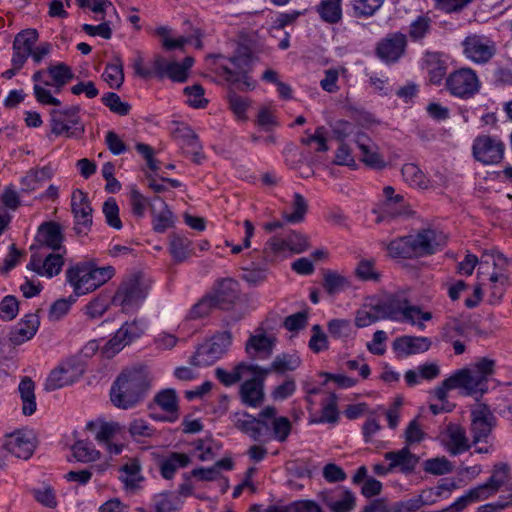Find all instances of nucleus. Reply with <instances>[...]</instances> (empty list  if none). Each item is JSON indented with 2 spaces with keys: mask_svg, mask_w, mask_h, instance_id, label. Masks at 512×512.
Listing matches in <instances>:
<instances>
[{
  "mask_svg": "<svg viewBox=\"0 0 512 512\" xmlns=\"http://www.w3.org/2000/svg\"><path fill=\"white\" fill-rule=\"evenodd\" d=\"M152 377L144 366L123 370L113 382L110 400L120 409H131L144 400L151 388Z\"/></svg>",
  "mask_w": 512,
  "mask_h": 512,
  "instance_id": "1",
  "label": "nucleus"
},
{
  "mask_svg": "<svg viewBox=\"0 0 512 512\" xmlns=\"http://www.w3.org/2000/svg\"><path fill=\"white\" fill-rule=\"evenodd\" d=\"M494 371L495 361L483 357L468 367L456 370L452 376L462 395L474 396L478 400L487 393L488 381Z\"/></svg>",
  "mask_w": 512,
  "mask_h": 512,
  "instance_id": "2",
  "label": "nucleus"
},
{
  "mask_svg": "<svg viewBox=\"0 0 512 512\" xmlns=\"http://www.w3.org/2000/svg\"><path fill=\"white\" fill-rule=\"evenodd\" d=\"M436 232L431 229L422 230L417 235H408L392 240L387 246L393 258H412L430 255L436 251Z\"/></svg>",
  "mask_w": 512,
  "mask_h": 512,
  "instance_id": "3",
  "label": "nucleus"
},
{
  "mask_svg": "<svg viewBox=\"0 0 512 512\" xmlns=\"http://www.w3.org/2000/svg\"><path fill=\"white\" fill-rule=\"evenodd\" d=\"M151 283L141 273H133L126 277L118 287L113 304L129 312L139 308L146 299Z\"/></svg>",
  "mask_w": 512,
  "mask_h": 512,
  "instance_id": "4",
  "label": "nucleus"
},
{
  "mask_svg": "<svg viewBox=\"0 0 512 512\" xmlns=\"http://www.w3.org/2000/svg\"><path fill=\"white\" fill-rule=\"evenodd\" d=\"M231 343L232 335L229 331L215 334L197 348L191 357V364L194 366L212 365L228 351Z\"/></svg>",
  "mask_w": 512,
  "mask_h": 512,
  "instance_id": "5",
  "label": "nucleus"
},
{
  "mask_svg": "<svg viewBox=\"0 0 512 512\" xmlns=\"http://www.w3.org/2000/svg\"><path fill=\"white\" fill-rule=\"evenodd\" d=\"M231 421L239 431L255 442L266 444L272 440L270 424L261 418L247 412H236L231 415Z\"/></svg>",
  "mask_w": 512,
  "mask_h": 512,
  "instance_id": "6",
  "label": "nucleus"
},
{
  "mask_svg": "<svg viewBox=\"0 0 512 512\" xmlns=\"http://www.w3.org/2000/svg\"><path fill=\"white\" fill-rule=\"evenodd\" d=\"M446 88L455 97L469 99L479 91L480 82L474 70L461 68L447 76Z\"/></svg>",
  "mask_w": 512,
  "mask_h": 512,
  "instance_id": "7",
  "label": "nucleus"
},
{
  "mask_svg": "<svg viewBox=\"0 0 512 512\" xmlns=\"http://www.w3.org/2000/svg\"><path fill=\"white\" fill-rule=\"evenodd\" d=\"M63 241L61 226L52 221L44 222L39 226L35 242L30 246V250L32 253H44L47 250L66 252Z\"/></svg>",
  "mask_w": 512,
  "mask_h": 512,
  "instance_id": "8",
  "label": "nucleus"
},
{
  "mask_svg": "<svg viewBox=\"0 0 512 512\" xmlns=\"http://www.w3.org/2000/svg\"><path fill=\"white\" fill-rule=\"evenodd\" d=\"M470 433L473 444L487 442L493 428L496 426V417L486 404H477L471 409Z\"/></svg>",
  "mask_w": 512,
  "mask_h": 512,
  "instance_id": "9",
  "label": "nucleus"
},
{
  "mask_svg": "<svg viewBox=\"0 0 512 512\" xmlns=\"http://www.w3.org/2000/svg\"><path fill=\"white\" fill-rule=\"evenodd\" d=\"M509 479V467L507 464L500 463L494 466L489 479L469 491H467L466 498L470 503L482 501L495 495L500 488L506 484Z\"/></svg>",
  "mask_w": 512,
  "mask_h": 512,
  "instance_id": "10",
  "label": "nucleus"
},
{
  "mask_svg": "<svg viewBox=\"0 0 512 512\" xmlns=\"http://www.w3.org/2000/svg\"><path fill=\"white\" fill-rule=\"evenodd\" d=\"M474 158L484 165H495L502 161L505 152L504 143L490 135L477 136L472 145Z\"/></svg>",
  "mask_w": 512,
  "mask_h": 512,
  "instance_id": "11",
  "label": "nucleus"
},
{
  "mask_svg": "<svg viewBox=\"0 0 512 512\" xmlns=\"http://www.w3.org/2000/svg\"><path fill=\"white\" fill-rule=\"evenodd\" d=\"M147 323L142 319H134L125 322L106 343L105 352L114 355L120 352L126 345L139 339L146 331Z\"/></svg>",
  "mask_w": 512,
  "mask_h": 512,
  "instance_id": "12",
  "label": "nucleus"
},
{
  "mask_svg": "<svg viewBox=\"0 0 512 512\" xmlns=\"http://www.w3.org/2000/svg\"><path fill=\"white\" fill-rule=\"evenodd\" d=\"M65 254L66 252L62 251L32 253L27 269L40 276L52 278L62 271Z\"/></svg>",
  "mask_w": 512,
  "mask_h": 512,
  "instance_id": "13",
  "label": "nucleus"
},
{
  "mask_svg": "<svg viewBox=\"0 0 512 512\" xmlns=\"http://www.w3.org/2000/svg\"><path fill=\"white\" fill-rule=\"evenodd\" d=\"M71 209L74 215V230L78 235H87L92 227V212L86 193L75 189L71 196Z\"/></svg>",
  "mask_w": 512,
  "mask_h": 512,
  "instance_id": "14",
  "label": "nucleus"
},
{
  "mask_svg": "<svg viewBox=\"0 0 512 512\" xmlns=\"http://www.w3.org/2000/svg\"><path fill=\"white\" fill-rule=\"evenodd\" d=\"M407 37L401 32L388 34L376 46V56L386 64H394L405 54Z\"/></svg>",
  "mask_w": 512,
  "mask_h": 512,
  "instance_id": "15",
  "label": "nucleus"
},
{
  "mask_svg": "<svg viewBox=\"0 0 512 512\" xmlns=\"http://www.w3.org/2000/svg\"><path fill=\"white\" fill-rule=\"evenodd\" d=\"M464 54L475 63H486L495 54V44L483 35H470L463 41Z\"/></svg>",
  "mask_w": 512,
  "mask_h": 512,
  "instance_id": "16",
  "label": "nucleus"
},
{
  "mask_svg": "<svg viewBox=\"0 0 512 512\" xmlns=\"http://www.w3.org/2000/svg\"><path fill=\"white\" fill-rule=\"evenodd\" d=\"M492 260L494 270L488 275V281L491 283V303L498 302L505 291V285L508 283V274L506 273L509 265L508 260L503 254L499 252L492 253L486 256Z\"/></svg>",
  "mask_w": 512,
  "mask_h": 512,
  "instance_id": "17",
  "label": "nucleus"
},
{
  "mask_svg": "<svg viewBox=\"0 0 512 512\" xmlns=\"http://www.w3.org/2000/svg\"><path fill=\"white\" fill-rule=\"evenodd\" d=\"M440 437L446 451L453 456L462 454L471 448L466 430L459 424L449 423Z\"/></svg>",
  "mask_w": 512,
  "mask_h": 512,
  "instance_id": "18",
  "label": "nucleus"
},
{
  "mask_svg": "<svg viewBox=\"0 0 512 512\" xmlns=\"http://www.w3.org/2000/svg\"><path fill=\"white\" fill-rule=\"evenodd\" d=\"M79 107L71 106L64 109H52L51 116V132L57 136L59 135H73L70 132L73 128L76 130L79 124Z\"/></svg>",
  "mask_w": 512,
  "mask_h": 512,
  "instance_id": "19",
  "label": "nucleus"
},
{
  "mask_svg": "<svg viewBox=\"0 0 512 512\" xmlns=\"http://www.w3.org/2000/svg\"><path fill=\"white\" fill-rule=\"evenodd\" d=\"M5 449L17 458L28 459L34 452V436L31 431H16L6 437Z\"/></svg>",
  "mask_w": 512,
  "mask_h": 512,
  "instance_id": "20",
  "label": "nucleus"
},
{
  "mask_svg": "<svg viewBox=\"0 0 512 512\" xmlns=\"http://www.w3.org/2000/svg\"><path fill=\"white\" fill-rule=\"evenodd\" d=\"M174 136L179 140L183 152L190 156L195 164H201L203 162L205 156L202 152V145L198 136L189 126L184 124L179 126L175 130Z\"/></svg>",
  "mask_w": 512,
  "mask_h": 512,
  "instance_id": "21",
  "label": "nucleus"
},
{
  "mask_svg": "<svg viewBox=\"0 0 512 512\" xmlns=\"http://www.w3.org/2000/svg\"><path fill=\"white\" fill-rule=\"evenodd\" d=\"M66 281L73 287L76 296L93 291L90 264L78 263L66 270Z\"/></svg>",
  "mask_w": 512,
  "mask_h": 512,
  "instance_id": "22",
  "label": "nucleus"
},
{
  "mask_svg": "<svg viewBox=\"0 0 512 512\" xmlns=\"http://www.w3.org/2000/svg\"><path fill=\"white\" fill-rule=\"evenodd\" d=\"M432 345L430 338L424 336L404 335L397 337L392 344L399 357H407L428 351Z\"/></svg>",
  "mask_w": 512,
  "mask_h": 512,
  "instance_id": "23",
  "label": "nucleus"
},
{
  "mask_svg": "<svg viewBox=\"0 0 512 512\" xmlns=\"http://www.w3.org/2000/svg\"><path fill=\"white\" fill-rule=\"evenodd\" d=\"M274 336L267 335L260 331L251 335L246 342L245 350L251 359L266 360L271 357L275 347Z\"/></svg>",
  "mask_w": 512,
  "mask_h": 512,
  "instance_id": "24",
  "label": "nucleus"
},
{
  "mask_svg": "<svg viewBox=\"0 0 512 512\" xmlns=\"http://www.w3.org/2000/svg\"><path fill=\"white\" fill-rule=\"evenodd\" d=\"M119 480L123 483L125 491L135 493L141 488L144 481L142 465L138 458H130L119 469Z\"/></svg>",
  "mask_w": 512,
  "mask_h": 512,
  "instance_id": "25",
  "label": "nucleus"
},
{
  "mask_svg": "<svg viewBox=\"0 0 512 512\" xmlns=\"http://www.w3.org/2000/svg\"><path fill=\"white\" fill-rule=\"evenodd\" d=\"M45 77L46 72L44 70H38L32 76L35 83L33 87L35 98L40 104L59 106L61 104L60 100L55 98L47 87H53L55 93H60L64 86L50 83Z\"/></svg>",
  "mask_w": 512,
  "mask_h": 512,
  "instance_id": "26",
  "label": "nucleus"
},
{
  "mask_svg": "<svg viewBox=\"0 0 512 512\" xmlns=\"http://www.w3.org/2000/svg\"><path fill=\"white\" fill-rule=\"evenodd\" d=\"M218 307L228 308L239 296V284L231 278L220 280L215 286L213 294H210Z\"/></svg>",
  "mask_w": 512,
  "mask_h": 512,
  "instance_id": "27",
  "label": "nucleus"
},
{
  "mask_svg": "<svg viewBox=\"0 0 512 512\" xmlns=\"http://www.w3.org/2000/svg\"><path fill=\"white\" fill-rule=\"evenodd\" d=\"M384 458L389 461L392 470L399 469L402 473H410L416 468L419 458L411 453L409 447L404 446L397 451L387 452Z\"/></svg>",
  "mask_w": 512,
  "mask_h": 512,
  "instance_id": "28",
  "label": "nucleus"
},
{
  "mask_svg": "<svg viewBox=\"0 0 512 512\" xmlns=\"http://www.w3.org/2000/svg\"><path fill=\"white\" fill-rule=\"evenodd\" d=\"M39 327V319L36 314H27L11 331L9 339L14 345H20L30 340Z\"/></svg>",
  "mask_w": 512,
  "mask_h": 512,
  "instance_id": "29",
  "label": "nucleus"
},
{
  "mask_svg": "<svg viewBox=\"0 0 512 512\" xmlns=\"http://www.w3.org/2000/svg\"><path fill=\"white\" fill-rule=\"evenodd\" d=\"M154 67L156 68V77L163 79L169 78L174 82L183 83L187 80V73L180 66V62L167 61L161 56L154 59Z\"/></svg>",
  "mask_w": 512,
  "mask_h": 512,
  "instance_id": "30",
  "label": "nucleus"
},
{
  "mask_svg": "<svg viewBox=\"0 0 512 512\" xmlns=\"http://www.w3.org/2000/svg\"><path fill=\"white\" fill-rule=\"evenodd\" d=\"M77 379L76 371L72 366H60L49 374L45 381V390L54 391L74 383Z\"/></svg>",
  "mask_w": 512,
  "mask_h": 512,
  "instance_id": "31",
  "label": "nucleus"
},
{
  "mask_svg": "<svg viewBox=\"0 0 512 512\" xmlns=\"http://www.w3.org/2000/svg\"><path fill=\"white\" fill-rule=\"evenodd\" d=\"M357 146L361 152L362 161L373 168H383L385 162L378 153L377 148L365 135H359L356 139Z\"/></svg>",
  "mask_w": 512,
  "mask_h": 512,
  "instance_id": "32",
  "label": "nucleus"
},
{
  "mask_svg": "<svg viewBox=\"0 0 512 512\" xmlns=\"http://www.w3.org/2000/svg\"><path fill=\"white\" fill-rule=\"evenodd\" d=\"M158 201L160 203V209L157 211L155 204H150V211L152 215L153 229L156 232L163 233L168 228L173 226V213L168 208V205L161 200L159 197H155L153 202Z\"/></svg>",
  "mask_w": 512,
  "mask_h": 512,
  "instance_id": "33",
  "label": "nucleus"
},
{
  "mask_svg": "<svg viewBox=\"0 0 512 512\" xmlns=\"http://www.w3.org/2000/svg\"><path fill=\"white\" fill-rule=\"evenodd\" d=\"M263 383L257 379H249L240 386L242 402L251 407H257L264 398Z\"/></svg>",
  "mask_w": 512,
  "mask_h": 512,
  "instance_id": "34",
  "label": "nucleus"
},
{
  "mask_svg": "<svg viewBox=\"0 0 512 512\" xmlns=\"http://www.w3.org/2000/svg\"><path fill=\"white\" fill-rule=\"evenodd\" d=\"M316 11L323 22L337 24L342 20V0H321Z\"/></svg>",
  "mask_w": 512,
  "mask_h": 512,
  "instance_id": "35",
  "label": "nucleus"
},
{
  "mask_svg": "<svg viewBox=\"0 0 512 512\" xmlns=\"http://www.w3.org/2000/svg\"><path fill=\"white\" fill-rule=\"evenodd\" d=\"M18 391L22 400V412L26 416L32 415L37 408L35 398V384L29 377H24L19 386Z\"/></svg>",
  "mask_w": 512,
  "mask_h": 512,
  "instance_id": "36",
  "label": "nucleus"
},
{
  "mask_svg": "<svg viewBox=\"0 0 512 512\" xmlns=\"http://www.w3.org/2000/svg\"><path fill=\"white\" fill-rule=\"evenodd\" d=\"M429 79L432 84L439 85L446 75V63L441 60L439 53L428 52L425 55Z\"/></svg>",
  "mask_w": 512,
  "mask_h": 512,
  "instance_id": "37",
  "label": "nucleus"
},
{
  "mask_svg": "<svg viewBox=\"0 0 512 512\" xmlns=\"http://www.w3.org/2000/svg\"><path fill=\"white\" fill-rule=\"evenodd\" d=\"M190 463V457L184 453L173 452L161 462L160 471L164 479L173 478L178 468H184Z\"/></svg>",
  "mask_w": 512,
  "mask_h": 512,
  "instance_id": "38",
  "label": "nucleus"
},
{
  "mask_svg": "<svg viewBox=\"0 0 512 512\" xmlns=\"http://www.w3.org/2000/svg\"><path fill=\"white\" fill-rule=\"evenodd\" d=\"M153 512H174L180 509L182 501L173 492H161L153 496Z\"/></svg>",
  "mask_w": 512,
  "mask_h": 512,
  "instance_id": "39",
  "label": "nucleus"
},
{
  "mask_svg": "<svg viewBox=\"0 0 512 512\" xmlns=\"http://www.w3.org/2000/svg\"><path fill=\"white\" fill-rule=\"evenodd\" d=\"M102 77L113 89H118L122 86L124 82L123 63L118 56H115L112 62L106 65Z\"/></svg>",
  "mask_w": 512,
  "mask_h": 512,
  "instance_id": "40",
  "label": "nucleus"
},
{
  "mask_svg": "<svg viewBox=\"0 0 512 512\" xmlns=\"http://www.w3.org/2000/svg\"><path fill=\"white\" fill-rule=\"evenodd\" d=\"M169 251L175 262H183L192 255L191 241L186 237L174 235L170 239Z\"/></svg>",
  "mask_w": 512,
  "mask_h": 512,
  "instance_id": "41",
  "label": "nucleus"
},
{
  "mask_svg": "<svg viewBox=\"0 0 512 512\" xmlns=\"http://www.w3.org/2000/svg\"><path fill=\"white\" fill-rule=\"evenodd\" d=\"M52 176L53 170L49 166L34 168L22 178V184L29 190H36L44 182L51 179Z\"/></svg>",
  "mask_w": 512,
  "mask_h": 512,
  "instance_id": "42",
  "label": "nucleus"
},
{
  "mask_svg": "<svg viewBox=\"0 0 512 512\" xmlns=\"http://www.w3.org/2000/svg\"><path fill=\"white\" fill-rule=\"evenodd\" d=\"M154 403L169 415H178V397L174 389L159 391L154 397Z\"/></svg>",
  "mask_w": 512,
  "mask_h": 512,
  "instance_id": "43",
  "label": "nucleus"
},
{
  "mask_svg": "<svg viewBox=\"0 0 512 512\" xmlns=\"http://www.w3.org/2000/svg\"><path fill=\"white\" fill-rule=\"evenodd\" d=\"M339 419V412L337 409V396L335 394H330L328 399L322 405L321 415L318 418H312L310 423L312 424H320V423H331L335 424Z\"/></svg>",
  "mask_w": 512,
  "mask_h": 512,
  "instance_id": "44",
  "label": "nucleus"
},
{
  "mask_svg": "<svg viewBox=\"0 0 512 512\" xmlns=\"http://www.w3.org/2000/svg\"><path fill=\"white\" fill-rule=\"evenodd\" d=\"M403 179L411 186L425 189L428 187L429 181L423 171L414 163L404 164L402 167Z\"/></svg>",
  "mask_w": 512,
  "mask_h": 512,
  "instance_id": "45",
  "label": "nucleus"
},
{
  "mask_svg": "<svg viewBox=\"0 0 512 512\" xmlns=\"http://www.w3.org/2000/svg\"><path fill=\"white\" fill-rule=\"evenodd\" d=\"M301 363L302 361L297 354L282 353L277 355L273 360L274 372L278 374L292 372L298 369Z\"/></svg>",
  "mask_w": 512,
  "mask_h": 512,
  "instance_id": "46",
  "label": "nucleus"
},
{
  "mask_svg": "<svg viewBox=\"0 0 512 512\" xmlns=\"http://www.w3.org/2000/svg\"><path fill=\"white\" fill-rule=\"evenodd\" d=\"M349 280L335 271L324 273L323 287L329 295H335L349 287Z\"/></svg>",
  "mask_w": 512,
  "mask_h": 512,
  "instance_id": "47",
  "label": "nucleus"
},
{
  "mask_svg": "<svg viewBox=\"0 0 512 512\" xmlns=\"http://www.w3.org/2000/svg\"><path fill=\"white\" fill-rule=\"evenodd\" d=\"M72 453L78 462H93L99 459L100 452L94 448L92 443L80 440L72 446Z\"/></svg>",
  "mask_w": 512,
  "mask_h": 512,
  "instance_id": "48",
  "label": "nucleus"
},
{
  "mask_svg": "<svg viewBox=\"0 0 512 512\" xmlns=\"http://www.w3.org/2000/svg\"><path fill=\"white\" fill-rule=\"evenodd\" d=\"M129 205L131 208L132 214L137 218H143L145 215L146 208L150 204H154L150 202L147 197H145L136 186H131L130 191L128 193Z\"/></svg>",
  "mask_w": 512,
  "mask_h": 512,
  "instance_id": "49",
  "label": "nucleus"
},
{
  "mask_svg": "<svg viewBox=\"0 0 512 512\" xmlns=\"http://www.w3.org/2000/svg\"><path fill=\"white\" fill-rule=\"evenodd\" d=\"M355 275L362 281L378 282L380 280V273L375 268V260L372 258L361 259L356 268Z\"/></svg>",
  "mask_w": 512,
  "mask_h": 512,
  "instance_id": "50",
  "label": "nucleus"
},
{
  "mask_svg": "<svg viewBox=\"0 0 512 512\" xmlns=\"http://www.w3.org/2000/svg\"><path fill=\"white\" fill-rule=\"evenodd\" d=\"M215 374L217 379L225 386H232L233 384L239 382L246 374V363L241 362L234 367V369L230 372L217 368L215 370Z\"/></svg>",
  "mask_w": 512,
  "mask_h": 512,
  "instance_id": "51",
  "label": "nucleus"
},
{
  "mask_svg": "<svg viewBox=\"0 0 512 512\" xmlns=\"http://www.w3.org/2000/svg\"><path fill=\"white\" fill-rule=\"evenodd\" d=\"M38 40V32L35 29H26L19 32L13 41V50H20L31 54L34 44Z\"/></svg>",
  "mask_w": 512,
  "mask_h": 512,
  "instance_id": "52",
  "label": "nucleus"
},
{
  "mask_svg": "<svg viewBox=\"0 0 512 512\" xmlns=\"http://www.w3.org/2000/svg\"><path fill=\"white\" fill-rule=\"evenodd\" d=\"M331 512H351L356 505V497L353 492L344 489L339 499L327 503Z\"/></svg>",
  "mask_w": 512,
  "mask_h": 512,
  "instance_id": "53",
  "label": "nucleus"
},
{
  "mask_svg": "<svg viewBox=\"0 0 512 512\" xmlns=\"http://www.w3.org/2000/svg\"><path fill=\"white\" fill-rule=\"evenodd\" d=\"M44 71L46 75L48 74L51 77L52 81L50 83L58 84V86H65L74 78L71 68L64 63L50 66Z\"/></svg>",
  "mask_w": 512,
  "mask_h": 512,
  "instance_id": "54",
  "label": "nucleus"
},
{
  "mask_svg": "<svg viewBox=\"0 0 512 512\" xmlns=\"http://www.w3.org/2000/svg\"><path fill=\"white\" fill-rule=\"evenodd\" d=\"M489 259L482 260L478 270L477 278L479 283L475 286L473 296L465 300V305L468 308L476 307L482 300V286L485 284L486 270L488 269Z\"/></svg>",
  "mask_w": 512,
  "mask_h": 512,
  "instance_id": "55",
  "label": "nucleus"
},
{
  "mask_svg": "<svg viewBox=\"0 0 512 512\" xmlns=\"http://www.w3.org/2000/svg\"><path fill=\"white\" fill-rule=\"evenodd\" d=\"M198 460L211 461L216 456V443L212 439H198L192 443Z\"/></svg>",
  "mask_w": 512,
  "mask_h": 512,
  "instance_id": "56",
  "label": "nucleus"
},
{
  "mask_svg": "<svg viewBox=\"0 0 512 512\" xmlns=\"http://www.w3.org/2000/svg\"><path fill=\"white\" fill-rule=\"evenodd\" d=\"M101 101L111 112L121 116L128 115L131 110L130 104L122 101L120 96L114 92L104 94Z\"/></svg>",
  "mask_w": 512,
  "mask_h": 512,
  "instance_id": "57",
  "label": "nucleus"
},
{
  "mask_svg": "<svg viewBox=\"0 0 512 512\" xmlns=\"http://www.w3.org/2000/svg\"><path fill=\"white\" fill-rule=\"evenodd\" d=\"M431 19L426 15H420L410 24L409 36L413 41H420L431 30Z\"/></svg>",
  "mask_w": 512,
  "mask_h": 512,
  "instance_id": "58",
  "label": "nucleus"
},
{
  "mask_svg": "<svg viewBox=\"0 0 512 512\" xmlns=\"http://www.w3.org/2000/svg\"><path fill=\"white\" fill-rule=\"evenodd\" d=\"M423 470L432 475H444L452 472L453 465L446 457L427 459L423 463Z\"/></svg>",
  "mask_w": 512,
  "mask_h": 512,
  "instance_id": "59",
  "label": "nucleus"
},
{
  "mask_svg": "<svg viewBox=\"0 0 512 512\" xmlns=\"http://www.w3.org/2000/svg\"><path fill=\"white\" fill-rule=\"evenodd\" d=\"M102 212L105 216L106 223L116 229L122 228V221L119 217V206L114 198H108L102 206Z\"/></svg>",
  "mask_w": 512,
  "mask_h": 512,
  "instance_id": "60",
  "label": "nucleus"
},
{
  "mask_svg": "<svg viewBox=\"0 0 512 512\" xmlns=\"http://www.w3.org/2000/svg\"><path fill=\"white\" fill-rule=\"evenodd\" d=\"M307 208L308 206L305 198L301 194L295 193L292 204L293 211L291 213H285L283 217L289 223H300L304 219Z\"/></svg>",
  "mask_w": 512,
  "mask_h": 512,
  "instance_id": "61",
  "label": "nucleus"
},
{
  "mask_svg": "<svg viewBox=\"0 0 512 512\" xmlns=\"http://www.w3.org/2000/svg\"><path fill=\"white\" fill-rule=\"evenodd\" d=\"M269 424L272 439H275L279 442H284L287 440L291 432V422L287 417L280 416L278 418H274V420Z\"/></svg>",
  "mask_w": 512,
  "mask_h": 512,
  "instance_id": "62",
  "label": "nucleus"
},
{
  "mask_svg": "<svg viewBox=\"0 0 512 512\" xmlns=\"http://www.w3.org/2000/svg\"><path fill=\"white\" fill-rule=\"evenodd\" d=\"M289 251L287 239L280 237L270 238L264 247V254L266 258H274L279 256H285Z\"/></svg>",
  "mask_w": 512,
  "mask_h": 512,
  "instance_id": "63",
  "label": "nucleus"
},
{
  "mask_svg": "<svg viewBox=\"0 0 512 512\" xmlns=\"http://www.w3.org/2000/svg\"><path fill=\"white\" fill-rule=\"evenodd\" d=\"M384 0H352V6L357 16L370 17L383 5Z\"/></svg>",
  "mask_w": 512,
  "mask_h": 512,
  "instance_id": "64",
  "label": "nucleus"
}]
</instances>
